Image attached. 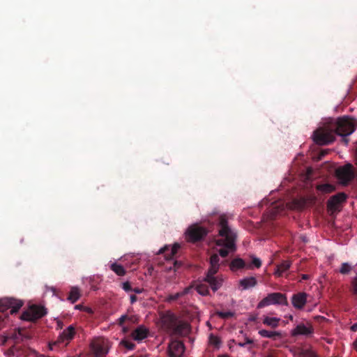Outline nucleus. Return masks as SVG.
<instances>
[{
    "instance_id": "24",
    "label": "nucleus",
    "mask_w": 357,
    "mask_h": 357,
    "mask_svg": "<svg viewBox=\"0 0 357 357\" xmlns=\"http://www.w3.org/2000/svg\"><path fill=\"white\" fill-rule=\"evenodd\" d=\"M318 191L324 194L330 193L335 190V185L329 183L321 184L317 186Z\"/></svg>"
},
{
    "instance_id": "27",
    "label": "nucleus",
    "mask_w": 357,
    "mask_h": 357,
    "mask_svg": "<svg viewBox=\"0 0 357 357\" xmlns=\"http://www.w3.org/2000/svg\"><path fill=\"white\" fill-rule=\"evenodd\" d=\"M251 258L252 262L250 264L247 266V268L251 269L253 267L259 268L261 266V261L259 258L255 256H252Z\"/></svg>"
},
{
    "instance_id": "37",
    "label": "nucleus",
    "mask_w": 357,
    "mask_h": 357,
    "mask_svg": "<svg viewBox=\"0 0 357 357\" xmlns=\"http://www.w3.org/2000/svg\"><path fill=\"white\" fill-rule=\"evenodd\" d=\"M56 328L57 330H60V329H62V328H63V326H64V325H63V321H62L61 319H59L56 318Z\"/></svg>"
},
{
    "instance_id": "3",
    "label": "nucleus",
    "mask_w": 357,
    "mask_h": 357,
    "mask_svg": "<svg viewBox=\"0 0 357 357\" xmlns=\"http://www.w3.org/2000/svg\"><path fill=\"white\" fill-rule=\"evenodd\" d=\"M219 235L221 238L216 241L217 246L220 247L218 253L222 257H225L236 250L235 243L236 234L228 226L227 220L224 218L220 221Z\"/></svg>"
},
{
    "instance_id": "2",
    "label": "nucleus",
    "mask_w": 357,
    "mask_h": 357,
    "mask_svg": "<svg viewBox=\"0 0 357 357\" xmlns=\"http://www.w3.org/2000/svg\"><path fill=\"white\" fill-rule=\"evenodd\" d=\"M219 255L213 254L210 259V268L207 272L204 281L199 282L195 285L197 292L202 296H206L209 293L208 283L213 291H216L222 284L223 279L220 277L214 276L218 272L220 263Z\"/></svg>"
},
{
    "instance_id": "13",
    "label": "nucleus",
    "mask_w": 357,
    "mask_h": 357,
    "mask_svg": "<svg viewBox=\"0 0 357 357\" xmlns=\"http://www.w3.org/2000/svg\"><path fill=\"white\" fill-rule=\"evenodd\" d=\"M314 329L310 324H298L291 331L292 336L308 335L313 333Z\"/></svg>"
},
{
    "instance_id": "36",
    "label": "nucleus",
    "mask_w": 357,
    "mask_h": 357,
    "mask_svg": "<svg viewBox=\"0 0 357 357\" xmlns=\"http://www.w3.org/2000/svg\"><path fill=\"white\" fill-rule=\"evenodd\" d=\"M303 351H311V349H299L297 351H294L293 354L296 357H303L301 355V352Z\"/></svg>"
},
{
    "instance_id": "22",
    "label": "nucleus",
    "mask_w": 357,
    "mask_h": 357,
    "mask_svg": "<svg viewBox=\"0 0 357 357\" xmlns=\"http://www.w3.org/2000/svg\"><path fill=\"white\" fill-rule=\"evenodd\" d=\"M280 321L278 317L266 316L263 319V324L275 328L279 326Z\"/></svg>"
},
{
    "instance_id": "9",
    "label": "nucleus",
    "mask_w": 357,
    "mask_h": 357,
    "mask_svg": "<svg viewBox=\"0 0 357 357\" xmlns=\"http://www.w3.org/2000/svg\"><path fill=\"white\" fill-rule=\"evenodd\" d=\"M336 176L340 183L347 185L354 178V173L351 165H346L336 170Z\"/></svg>"
},
{
    "instance_id": "29",
    "label": "nucleus",
    "mask_w": 357,
    "mask_h": 357,
    "mask_svg": "<svg viewBox=\"0 0 357 357\" xmlns=\"http://www.w3.org/2000/svg\"><path fill=\"white\" fill-rule=\"evenodd\" d=\"M216 314L219 317L222 319H227L229 317H232L235 314V313L231 311H218Z\"/></svg>"
},
{
    "instance_id": "26",
    "label": "nucleus",
    "mask_w": 357,
    "mask_h": 357,
    "mask_svg": "<svg viewBox=\"0 0 357 357\" xmlns=\"http://www.w3.org/2000/svg\"><path fill=\"white\" fill-rule=\"evenodd\" d=\"M208 342L216 349H219L221 345V340L219 337L211 334L208 337Z\"/></svg>"
},
{
    "instance_id": "33",
    "label": "nucleus",
    "mask_w": 357,
    "mask_h": 357,
    "mask_svg": "<svg viewBox=\"0 0 357 357\" xmlns=\"http://www.w3.org/2000/svg\"><path fill=\"white\" fill-rule=\"evenodd\" d=\"M253 344V340L248 337H246L245 342H238V343H237V345L239 346L240 347H244L248 344Z\"/></svg>"
},
{
    "instance_id": "47",
    "label": "nucleus",
    "mask_w": 357,
    "mask_h": 357,
    "mask_svg": "<svg viewBox=\"0 0 357 357\" xmlns=\"http://www.w3.org/2000/svg\"><path fill=\"white\" fill-rule=\"evenodd\" d=\"M219 357H228L227 356H219Z\"/></svg>"
},
{
    "instance_id": "30",
    "label": "nucleus",
    "mask_w": 357,
    "mask_h": 357,
    "mask_svg": "<svg viewBox=\"0 0 357 357\" xmlns=\"http://www.w3.org/2000/svg\"><path fill=\"white\" fill-rule=\"evenodd\" d=\"M120 344H121V345L126 347L128 350H132L135 349V347L134 343H132V342H130L129 340H123L121 341Z\"/></svg>"
},
{
    "instance_id": "42",
    "label": "nucleus",
    "mask_w": 357,
    "mask_h": 357,
    "mask_svg": "<svg viewBox=\"0 0 357 357\" xmlns=\"http://www.w3.org/2000/svg\"><path fill=\"white\" fill-rule=\"evenodd\" d=\"M351 329L353 331H357V322L354 324L351 327Z\"/></svg>"
},
{
    "instance_id": "11",
    "label": "nucleus",
    "mask_w": 357,
    "mask_h": 357,
    "mask_svg": "<svg viewBox=\"0 0 357 357\" xmlns=\"http://www.w3.org/2000/svg\"><path fill=\"white\" fill-rule=\"evenodd\" d=\"M185 351L183 342L178 340H172L169 344L167 353L169 357H182Z\"/></svg>"
},
{
    "instance_id": "32",
    "label": "nucleus",
    "mask_w": 357,
    "mask_h": 357,
    "mask_svg": "<svg viewBox=\"0 0 357 357\" xmlns=\"http://www.w3.org/2000/svg\"><path fill=\"white\" fill-rule=\"evenodd\" d=\"M301 355L303 357H318L315 352L311 349V351H303L301 352Z\"/></svg>"
},
{
    "instance_id": "23",
    "label": "nucleus",
    "mask_w": 357,
    "mask_h": 357,
    "mask_svg": "<svg viewBox=\"0 0 357 357\" xmlns=\"http://www.w3.org/2000/svg\"><path fill=\"white\" fill-rule=\"evenodd\" d=\"M80 298V291L77 287H73L70 289L67 300L70 301L72 303H75Z\"/></svg>"
},
{
    "instance_id": "34",
    "label": "nucleus",
    "mask_w": 357,
    "mask_h": 357,
    "mask_svg": "<svg viewBox=\"0 0 357 357\" xmlns=\"http://www.w3.org/2000/svg\"><path fill=\"white\" fill-rule=\"evenodd\" d=\"M305 206V200H298L295 202V208L297 209H303Z\"/></svg>"
},
{
    "instance_id": "6",
    "label": "nucleus",
    "mask_w": 357,
    "mask_h": 357,
    "mask_svg": "<svg viewBox=\"0 0 357 357\" xmlns=\"http://www.w3.org/2000/svg\"><path fill=\"white\" fill-rule=\"evenodd\" d=\"M287 296L279 292L268 294L257 304V308H263L271 305H287Z\"/></svg>"
},
{
    "instance_id": "28",
    "label": "nucleus",
    "mask_w": 357,
    "mask_h": 357,
    "mask_svg": "<svg viewBox=\"0 0 357 357\" xmlns=\"http://www.w3.org/2000/svg\"><path fill=\"white\" fill-rule=\"evenodd\" d=\"M351 271V264L347 262H344L342 264L341 267L340 268L339 272L341 274H348Z\"/></svg>"
},
{
    "instance_id": "45",
    "label": "nucleus",
    "mask_w": 357,
    "mask_h": 357,
    "mask_svg": "<svg viewBox=\"0 0 357 357\" xmlns=\"http://www.w3.org/2000/svg\"><path fill=\"white\" fill-rule=\"evenodd\" d=\"M84 310H86V311H87V312H90V311H91V310H90L89 308H85V307H84Z\"/></svg>"
},
{
    "instance_id": "40",
    "label": "nucleus",
    "mask_w": 357,
    "mask_h": 357,
    "mask_svg": "<svg viewBox=\"0 0 357 357\" xmlns=\"http://www.w3.org/2000/svg\"><path fill=\"white\" fill-rule=\"evenodd\" d=\"M126 318H127V316L126 314L121 315V317L119 318L120 324H121L125 321V319Z\"/></svg>"
},
{
    "instance_id": "5",
    "label": "nucleus",
    "mask_w": 357,
    "mask_h": 357,
    "mask_svg": "<svg viewBox=\"0 0 357 357\" xmlns=\"http://www.w3.org/2000/svg\"><path fill=\"white\" fill-rule=\"evenodd\" d=\"M162 326L170 334H179L181 326L178 324L176 317L170 312L162 314L160 317Z\"/></svg>"
},
{
    "instance_id": "15",
    "label": "nucleus",
    "mask_w": 357,
    "mask_h": 357,
    "mask_svg": "<svg viewBox=\"0 0 357 357\" xmlns=\"http://www.w3.org/2000/svg\"><path fill=\"white\" fill-rule=\"evenodd\" d=\"M307 294L304 292H300L294 294L291 297V303L295 308L302 309L307 303Z\"/></svg>"
},
{
    "instance_id": "12",
    "label": "nucleus",
    "mask_w": 357,
    "mask_h": 357,
    "mask_svg": "<svg viewBox=\"0 0 357 357\" xmlns=\"http://www.w3.org/2000/svg\"><path fill=\"white\" fill-rule=\"evenodd\" d=\"M346 199L347 195L344 192H340L332 196L327 203L328 209L332 212L335 211Z\"/></svg>"
},
{
    "instance_id": "39",
    "label": "nucleus",
    "mask_w": 357,
    "mask_h": 357,
    "mask_svg": "<svg viewBox=\"0 0 357 357\" xmlns=\"http://www.w3.org/2000/svg\"><path fill=\"white\" fill-rule=\"evenodd\" d=\"M132 291H133L136 294H141L143 292V289L140 288H135L132 289Z\"/></svg>"
},
{
    "instance_id": "35",
    "label": "nucleus",
    "mask_w": 357,
    "mask_h": 357,
    "mask_svg": "<svg viewBox=\"0 0 357 357\" xmlns=\"http://www.w3.org/2000/svg\"><path fill=\"white\" fill-rule=\"evenodd\" d=\"M121 287H122V289L126 292L132 291V288H131V286H130V284L129 283V282H123L121 284Z\"/></svg>"
},
{
    "instance_id": "10",
    "label": "nucleus",
    "mask_w": 357,
    "mask_h": 357,
    "mask_svg": "<svg viewBox=\"0 0 357 357\" xmlns=\"http://www.w3.org/2000/svg\"><path fill=\"white\" fill-rule=\"evenodd\" d=\"M206 234L207 231L204 227L197 225H192L190 227L185 231L186 237L188 241L192 242H195L202 239L206 235Z\"/></svg>"
},
{
    "instance_id": "21",
    "label": "nucleus",
    "mask_w": 357,
    "mask_h": 357,
    "mask_svg": "<svg viewBox=\"0 0 357 357\" xmlns=\"http://www.w3.org/2000/svg\"><path fill=\"white\" fill-rule=\"evenodd\" d=\"M243 268H247V266L245 261L241 258H236L233 259L230 263V269L232 271H235L236 270Z\"/></svg>"
},
{
    "instance_id": "17",
    "label": "nucleus",
    "mask_w": 357,
    "mask_h": 357,
    "mask_svg": "<svg viewBox=\"0 0 357 357\" xmlns=\"http://www.w3.org/2000/svg\"><path fill=\"white\" fill-rule=\"evenodd\" d=\"M257 283V280L255 277H246L239 281V284L243 290L254 287Z\"/></svg>"
},
{
    "instance_id": "38",
    "label": "nucleus",
    "mask_w": 357,
    "mask_h": 357,
    "mask_svg": "<svg viewBox=\"0 0 357 357\" xmlns=\"http://www.w3.org/2000/svg\"><path fill=\"white\" fill-rule=\"evenodd\" d=\"M130 303H131V304H133L134 303H135V302H136V301H137V297H136V296H135V295L131 294V295L130 296Z\"/></svg>"
},
{
    "instance_id": "43",
    "label": "nucleus",
    "mask_w": 357,
    "mask_h": 357,
    "mask_svg": "<svg viewBox=\"0 0 357 357\" xmlns=\"http://www.w3.org/2000/svg\"><path fill=\"white\" fill-rule=\"evenodd\" d=\"M310 278V275L307 274H303L301 276L302 280H307Z\"/></svg>"
},
{
    "instance_id": "18",
    "label": "nucleus",
    "mask_w": 357,
    "mask_h": 357,
    "mask_svg": "<svg viewBox=\"0 0 357 357\" xmlns=\"http://www.w3.org/2000/svg\"><path fill=\"white\" fill-rule=\"evenodd\" d=\"M258 333L262 337L272 338L274 340H275L276 337H280L282 336L280 331H267L265 329L259 330Z\"/></svg>"
},
{
    "instance_id": "19",
    "label": "nucleus",
    "mask_w": 357,
    "mask_h": 357,
    "mask_svg": "<svg viewBox=\"0 0 357 357\" xmlns=\"http://www.w3.org/2000/svg\"><path fill=\"white\" fill-rule=\"evenodd\" d=\"M291 266L289 261H284L280 264L278 265L276 270L274 272L275 275L280 277L285 273Z\"/></svg>"
},
{
    "instance_id": "4",
    "label": "nucleus",
    "mask_w": 357,
    "mask_h": 357,
    "mask_svg": "<svg viewBox=\"0 0 357 357\" xmlns=\"http://www.w3.org/2000/svg\"><path fill=\"white\" fill-rule=\"evenodd\" d=\"M47 309L38 305H31L21 314V319L26 321H35L47 314Z\"/></svg>"
},
{
    "instance_id": "41",
    "label": "nucleus",
    "mask_w": 357,
    "mask_h": 357,
    "mask_svg": "<svg viewBox=\"0 0 357 357\" xmlns=\"http://www.w3.org/2000/svg\"><path fill=\"white\" fill-rule=\"evenodd\" d=\"M75 310H84V306L82 305H76L75 306Z\"/></svg>"
},
{
    "instance_id": "20",
    "label": "nucleus",
    "mask_w": 357,
    "mask_h": 357,
    "mask_svg": "<svg viewBox=\"0 0 357 357\" xmlns=\"http://www.w3.org/2000/svg\"><path fill=\"white\" fill-rule=\"evenodd\" d=\"M192 289V287H191V286L185 288L181 292H178V293L174 294L169 295L167 297L166 301L167 302H172L173 301H176V299L180 298L181 296H184V295L188 294H190L191 292Z\"/></svg>"
},
{
    "instance_id": "16",
    "label": "nucleus",
    "mask_w": 357,
    "mask_h": 357,
    "mask_svg": "<svg viewBox=\"0 0 357 357\" xmlns=\"http://www.w3.org/2000/svg\"><path fill=\"white\" fill-rule=\"evenodd\" d=\"M180 248V245L177 243L174 245H166L164 247L161 248L157 252V254H162L167 252L166 258L167 259H170L172 258L174 255L177 252L178 250Z\"/></svg>"
},
{
    "instance_id": "8",
    "label": "nucleus",
    "mask_w": 357,
    "mask_h": 357,
    "mask_svg": "<svg viewBox=\"0 0 357 357\" xmlns=\"http://www.w3.org/2000/svg\"><path fill=\"white\" fill-rule=\"evenodd\" d=\"M75 335V328L73 325H70L59 334L57 341L49 344L50 349L53 350V346L56 345L57 343H65L68 344L74 338Z\"/></svg>"
},
{
    "instance_id": "14",
    "label": "nucleus",
    "mask_w": 357,
    "mask_h": 357,
    "mask_svg": "<svg viewBox=\"0 0 357 357\" xmlns=\"http://www.w3.org/2000/svg\"><path fill=\"white\" fill-rule=\"evenodd\" d=\"M149 333L148 328L144 325H140L132 332L131 337L135 341L142 342L148 337Z\"/></svg>"
},
{
    "instance_id": "25",
    "label": "nucleus",
    "mask_w": 357,
    "mask_h": 357,
    "mask_svg": "<svg viewBox=\"0 0 357 357\" xmlns=\"http://www.w3.org/2000/svg\"><path fill=\"white\" fill-rule=\"evenodd\" d=\"M110 268L112 271H114L117 275L123 276L126 274V270L124 267L114 262L111 264Z\"/></svg>"
},
{
    "instance_id": "31",
    "label": "nucleus",
    "mask_w": 357,
    "mask_h": 357,
    "mask_svg": "<svg viewBox=\"0 0 357 357\" xmlns=\"http://www.w3.org/2000/svg\"><path fill=\"white\" fill-rule=\"evenodd\" d=\"M351 285L352 293L357 296V275L352 278L351 281Z\"/></svg>"
},
{
    "instance_id": "46",
    "label": "nucleus",
    "mask_w": 357,
    "mask_h": 357,
    "mask_svg": "<svg viewBox=\"0 0 357 357\" xmlns=\"http://www.w3.org/2000/svg\"><path fill=\"white\" fill-rule=\"evenodd\" d=\"M289 318L291 320H293L294 317H293L292 315H289Z\"/></svg>"
},
{
    "instance_id": "7",
    "label": "nucleus",
    "mask_w": 357,
    "mask_h": 357,
    "mask_svg": "<svg viewBox=\"0 0 357 357\" xmlns=\"http://www.w3.org/2000/svg\"><path fill=\"white\" fill-rule=\"evenodd\" d=\"M91 347L96 357H105L109 351V342L106 339L95 340Z\"/></svg>"
},
{
    "instance_id": "1",
    "label": "nucleus",
    "mask_w": 357,
    "mask_h": 357,
    "mask_svg": "<svg viewBox=\"0 0 357 357\" xmlns=\"http://www.w3.org/2000/svg\"><path fill=\"white\" fill-rule=\"evenodd\" d=\"M357 128V120L354 118L344 116L334 121L333 123L319 127L314 131L313 141L319 145H326L333 142L335 136L342 137V140L347 145V137L351 135Z\"/></svg>"
},
{
    "instance_id": "44",
    "label": "nucleus",
    "mask_w": 357,
    "mask_h": 357,
    "mask_svg": "<svg viewBox=\"0 0 357 357\" xmlns=\"http://www.w3.org/2000/svg\"><path fill=\"white\" fill-rule=\"evenodd\" d=\"M354 347L357 351V339L354 342Z\"/></svg>"
}]
</instances>
